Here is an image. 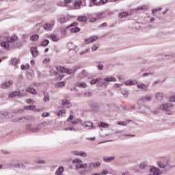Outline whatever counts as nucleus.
<instances>
[{"mask_svg":"<svg viewBox=\"0 0 175 175\" xmlns=\"http://www.w3.org/2000/svg\"><path fill=\"white\" fill-rule=\"evenodd\" d=\"M18 62V59H17L16 58L11 59L12 65H14V66L17 65Z\"/></svg>","mask_w":175,"mask_h":175,"instance_id":"38","label":"nucleus"},{"mask_svg":"<svg viewBox=\"0 0 175 175\" xmlns=\"http://www.w3.org/2000/svg\"><path fill=\"white\" fill-rule=\"evenodd\" d=\"M3 114V117H5V118H9L10 116H9V113L8 112H5Z\"/></svg>","mask_w":175,"mask_h":175,"instance_id":"59","label":"nucleus"},{"mask_svg":"<svg viewBox=\"0 0 175 175\" xmlns=\"http://www.w3.org/2000/svg\"><path fill=\"white\" fill-rule=\"evenodd\" d=\"M26 92H29V94H33V95H36L38 94L36 90L33 89V88H27Z\"/></svg>","mask_w":175,"mask_h":175,"instance_id":"21","label":"nucleus"},{"mask_svg":"<svg viewBox=\"0 0 175 175\" xmlns=\"http://www.w3.org/2000/svg\"><path fill=\"white\" fill-rule=\"evenodd\" d=\"M20 92L19 91H15V92H12L9 94V98H16V96H18L20 95Z\"/></svg>","mask_w":175,"mask_h":175,"instance_id":"23","label":"nucleus"},{"mask_svg":"<svg viewBox=\"0 0 175 175\" xmlns=\"http://www.w3.org/2000/svg\"><path fill=\"white\" fill-rule=\"evenodd\" d=\"M82 3H83V2L75 1L74 3V6H75V8H80V6H81Z\"/></svg>","mask_w":175,"mask_h":175,"instance_id":"43","label":"nucleus"},{"mask_svg":"<svg viewBox=\"0 0 175 175\" xmlns=\"http://www.w3.org/2000/svg\"><path fill=\"white\" fill-rule=\"evenodd\" d=\"M161 174V170L158 167H152L150 169V174L149 175H160Z\"/></svg>","mask_w":175,"mask_h":175,"instance_id":"7","label":"nucleus"},{"mask_svg":"<svg viewBox=\"0 0 175 175\" xmlns=\"http://www.w3.org/2000/svg\"><path fill=\"white\" fill-rule=\"evenodd\" d=\"M87 173H88V171H87V170L79 171V174L81 175H85V174H87Z\"/></svg>","mask_w":175,"mask_h":175,"instance_id":"46","label":"nucleus"},{"mask_svg":"<svg viewBox=\"0 0 175 175\" xmlns=\"http://www.w3.org/2000/svg\"><path fill=\"white\" fill-rule=\"evenodd\" d=\"M148 9V6L147 5H142L137 8V10H147Z\"/></svg>","mask_w":175,"mask_h":175,"instance_id":"40","label":"nucleus"},{"mask_svg":"<svg viewBox=\"0 0 175 175\" xmlns=\"http://www.w3.org/2000/svg\"><path fill=\"white\" fill-rule=\"evenodd\" d=\"M98 126H101V128H107L109 126V124L105 122H100L98 124Z\"/></svg>","mask_w":175,"mask_h":175,"instance_id":"35","label":"nucleus"},{"mask_svg":"<svg viewBox=\"0 0 175 175\" xmlns=\"http://www.w3.org/2000/svg\"><path fill=\"white\" fill-rule=\"evenodd\" d=\"M49 116H50V113L47 112H44L42 114V117H49Z\"/></svg>","mask_w":175,"mask_h":175,"instance_id":"57","label":"nucleus"},{"mask_svg":"<svg viewBox=\"0 0 175 175\" xmlns=\"http://www.w3.org/2000/svg\"><path fill=\"white\" fill-rule=\"evenodd\" d=\"M43 100H44V102H49V100H50V96H49V94L44 95Z\"/></svg>","mask_w":175,"mask_h":175,"instance_id":"45","label":"nucleus"},{"mask_svg":"<svg viewBox=\"0 0 175 175\" xmlns=\"http://www.w3.org/2000/svg\"><path fill=\"white\" fill-rule=\"evenodd\" d=\"M78 21H81V23H87V21H88V18L87 16H79L78 18Z\"/></svg>","mask_w":175,"mask_h":175,"instance_id":"28","label":"nucleus"},{"mask_svg":"<svg viewBox=\"0 0 175 175\" xmlns=\"http://www.w3.org/2000/svg\"><path fill=\"white\" fill-rule=\"evenodd\" d=\"M100 80H102L100 78H97L96 79H92L90 81V84H96V83H98V81H100Z\"/></svg>","mask_w":175,"mask_h":175,"instance_id":"41","label":"nucleus"},{"mask_svg":"<svg viewBox=\"0 0 175 175\" xmlns=\"http://www.w3.org/2000/svg\"><path fill=\"white\" fill-rule=\"evenodd\" d=\"M62 103L63 106H65V107H67V109H69V107L72 106L70 102H69V100H68L67 99L62 100Z\"/></svg>","mask_w":175,"mask_h":175,"instance_id":"16","label":"nucleus"},{"mask_svg":"<svg viewBox=\"0 0 175 175\" xmlns=\"http://www.w3.org/2000/svg\"><path fill=\"white\" fill-rule=\"evenodd\" d=\"M126 16H128L127 12L120 13V17H121V18H124V17H126Z\"/></svg>","mask_w":175,"mask_h":175,"instance_id":"47","label":"nucleus"},{"mask_svg":"<svg viewBox=\"0 0 175 175\" xmlns=\"http://www.w3.org/2000/svg\"><path fill=\"white\" fill-rule=\"evenodd\" d=\"M91 108L93 111H98V110H99V106L98 105V104H92L91 105Z\"/></svg>","mask_w":175,"mask_h":175,"instance_id":"29","label":"nucleus"},{"mask_svg":"<svg viewBox=\"0 0 175 175\" xmlns=\"http://www.w3.org/2000/svg\"><path fill=\"white\" fill-rule=\"evenodd\" d=\"M81 125L84 128H88V129H94L95 128L94 126V123H92L91 122H88V121L81 123Z\"/></svg>","mask_w":175,"mask_h":175,"instance_id":"9","label":"nucleus"},{"mask_svg":"<svg viewBox=\"0 0 175 175\" xmlns=\"http://www.w3.org/2000/svg\"><path fill=\"white\" fill-rule=\"evenodd\" d=\"M72 163L75 165L76 169L85 168L88 173L92 172V170H94V167H95V164L94 163H83V161L79 159L72 160Z\"/></svg>","mask_w":175,"mask_h":175,"instance_id":"1","label":"nucleus"},{"mask_svg":"<svg viewBox=\"0 0 175 175\" xmlns=\"http://www.w3.org/2000/svg\"><path fill=\"white\" fill-rule=\"evenodd\" d=\"M62 173H64V167H59L55 171L56 175H62Z\"/></svg>","mask_w":175,"mask_h":175,"instance_id":"27","label":"nucleus"},{"mask_svg":"<svg viewBox=\"0 0 175 175\" xmlns=\"http://www.w3.org/2000/svg\"><path fill=\"white\" fill-rule=\"evenodd\" d=\"M161 10H162V8L152 10V13H153V14H155V13H157V12H159Z\"/></svg>","mask_w":175,"mask_h":175,"instance_id":"52","label":"nucleus"},{"mask_svg":"<svg viewBox=\"0 0 175 175\" xmlns=\"http://www.w3.org/2000/svg\"><path fill=\"white\" fill-rule=\"evenodd\" d=\"M151 99H152V97L151 96V95H146V96H144L138 102H142V100H143V102H150V100H151Z\"/></svg>","mask_w":175,"mask_h":175,"instance_id":"17","label":"nucleus"},{"mask_svg":"<svg viewBox=\"0 0 175 175\" xmlns=\"http://www.w3.org/2000/svg\"><path fill=\"white\" fill-rule=\"evenodd\" d=\"M30 40L32 42H38L39 40V35L34 34L30 37Z\"/></svg>","mask_w":175,"mask_h":175,"instance_id":"26","label":"nucleus"},{"mask_svg":"<svg viewBox=\"0 0 175 175\" xmlns=\"http://www.w3.org/2000/svg\"><path fill=\"white\" fill-rule=\"evenodd\" d=\"M100 175H106V174H109V171L107 170H104L101 172V173L100 174Z\"/></svg>","mask_w":175,"mask_h":175,"instance_id":"51","label":"nucleus"},{"mask_svg":"<svg viewBox=\"0 0 175 175\" xmlns=\"http://www.w3.org/2000/svg\"><path fill=\"white\" fill-rule=\"evenodd\" d=\"M137 88H139L140 90H144V91H146V90H147V85H145L144 83H137Z\"/></svg>","mask_w":175,"mask_h":175,"instance_id":"20","label":"nucleus"},{"mask_svg":"<svg viewBox=\"0 0 175 175\" xmlns=\"http://www.w3.org/2000/svg\"><path fill=\"white\" fill-rule=\"evenodd\" d=\"M98 45H94V46L92 47V51H96V50H98Z\"/></svg>","mask_w":175,"mask_h":175,"instance_id":"54","label":"nucleus"},{"mask_svg":"<svg viewBox=\"0 0 175 175\" xmlns=\"http://www.w3.org/2000/svg\"><path fill=\"white\" fill-rule=\"evenodd\" d=\"M36 163H40V164H42V163H46V161H43V160H38L36 161Z\"/></svg>","mask_w":175,"mask_h":175,"instance_id":"64","label":"nucleus"},{"mask_svg":"<svg viewBox=\"0 0 175 175\" xmlns=\"http://www.w3.org/2000/svg\"><path fill=\"white\" fill-rule=\"evenodd\" d=\"M70 32L72 33H76L77 32H80V28L79 27H74L70 29Z\"/></svg>","mask_w":175,"mask_h":175,"instance_id":"34","label":"nucleus"},{"mask_svg":"<svg viewBox=\"0 0 175 175\" xmlns=\"http://www.w3.org/2000/svg\"><path fill=\"white\" fill-rule=\"evenodd\" d=\"M115 159H116V157L113 156L103 158V161H104V162H107V163H109V162H111L112 161H114Z\"/></svg>","mask_w":175,"mask_h":175,"instance_id":"22","label":"nucleus"},{"mask_svg":"<svg viewBox=\"0 0 175 175\" xmlns=\"http://www.w3.org/2000/svg\"><path fill=\"white\" fill-rule=\"evenodd\" d=\"M98 40V36H93L89 38H86L85 40V44H90V43H94V42H96Z\"/></svg>","mask_w":175,"mask_h":175,"instance_id":"10","label":"nucleus"},{"mask_svg":"<svg viewBox=\"0 0 175 175\" xmlns=\"http://www.w3.org/2000/svg\"><path fill=\"white\" fill-rule=\"evenodd\" d=\"M97 68H98V70H103V65H102V64H98L97 66Z\"/></svg>","mask_w":175,"mask_h":175,"instance_id":"60","label":"nucleus"},{"mask_svg":"<svg viewBox=\"0 0 175 175\" xmlns=\"http://www.w3.org/2000/svg\"><path fill=\"white\" fill-rule=\"evenodd\" d=\"M31 126H32L31 124L26 125L27 129H28L29 131H31V132H33V133L39 132V129H40V127L39 126V125H38L36 127H33V128Z\"/></svg>","mask_w":175,"mask_h":175,"instance_id":"11","label":"nucleus"},{"mask_svg":"<svg viewBox=\"0 0 175 175\" xmlns=\"http://www.w3.org/2000/svg\"><path fill=\"white\" fill-rule=\"evenodd\" d=\"M75 118V117L72 115H70L69 118L67 120L68 122H70Z\"/></svg>","mask_w":175,"mask_h":175,"instance_id":"63","label":"nucleus"},{"mask_svg":"<svg viewBox=\"0 0 175 175\" xmlns=\"http://www.w3.org/2000/svg\"><path fill=\"white\" fill-rule=\"evenodd\" d=\"M98 0H90L91 3H93L94 6H99L100 2H97Z\"/></svg>","mask_w":175,"mask_h":175,"instance_id":"39","label":"nucleus"},{"mask_svg":"<svg viewBox=\"0 0 175 175\" xmlns=\"http://www.w3.org/2000/svg\"><path fill=\"white\" fill-rule=\"evenodd\" d=\"M168 163H169V159H164L158 162V166H159L161 169H165V167L167 166Z\"/></svg>","mask_w":175,"mask_h":175,"instance_id":"6","label":"nucleus"},{"mask_svg":"<svg viewBox=\"0 0 175 175\" xmlns=\"http://www.w3.org/2000/svg\"><path fill=\"white\" fill-rule=\"evenodd\" d=\"M109 81H117V79L114 77H106L104 79V81H98L97 83V87H103V85L105 87V88L107 87V83H109Z\"/></svg>","mask_w":175,"mask_h":175,"instance_id":"3","label":"nucleus"},{"mask_svg":"<svg viewBox=\"0 0 175 175\" xmlns=\"http://www.w3.org/2000/svg\"><path fill=\"white\" fill-rule=\"evenodd\" d=\"M35 101L32 100V99H27L26 100V103L29 105H31V103H33Z\"/></svg>","mask_w":175,"mask_h":175,"instance_id":"62","label":"nucleus"},{"mask_svg":"<svg viewBox=\"0 0 175 175\" xmlns=\"http://www.w3.org/2000/svg\"><path fill=\"white\" fill-rule=\"evenodd\" d=\"M14 167H25V166L23 163H16L14 164Z\"/></svg>","mask_w":175,"mask_h":175,"instance_id":"49","label":"nucleus"},{"mask_svg":"<svg viewBox=\"0 0 175 175\" xmlns=\"http://www.w3.org/2000/svg\"><path fill=\"white\" fill-rule=\"evenodd\" d=\"M12 84H13V81H5V82L1 83V88H9V87H10V85H12Z\"/></svg>","mask_w":175,"mask_h":175,"instance_id":"14","label":"nucleus"},{"mask_svg":"<svg viewBox=\"0 0 175 175\" xmlns=\"http://www.w3.org/2000/svg\"><path fill=\"white\" fill-rule=\"evenodd\" d=\"M65 110H60L58 113L57 116H62V114H65Z\"/></svg>","mask_w":175,"mask_h":175,"instance_id":"61","label":"nucleus"},{"mask_svg":"<svg viewBox=\"0 0 175 175\" xmlns=\"http://www.w3.org/2000/svg\"><path fill=\"white\" fill-rule=\"evenodd\" d=\"M51 38L53 42H59V37L57 35H51Z\"/></svg>","mask_w":175,"mask_h":175,"instance_id":"30","label":"nucleus"},{"mask_svg":"<svg viewBox=\"0 0 175 175\" xmlns=\"http://www.w3.org/2000/svg\"><path fill=\"white\" fill-rule=\"evenodd\" d=\"M49 43H50V41L49 40H44L41 42V46H43V47H46V46H49Z\"/></svg>","mask_w":175,"mask_h":175,"instance_id":"32","label":"nucleus"},{"mask_svg":"<svg viewBox=\"0 0 175 175\" xmlns=\"http://www.w3.org/2000/svg\"><path fill=\"white\" fill-rule=\"evenodd\" d=\"M84 96H88V97L92 96V93H91L90 92H85Z\"/></svg>","mask_w":175,"mask_h":175,"instance_id":"53","label":"nucleus"},{"mask_svg":"<svg viewBox=\"0 0 175 175\" xmlns=\"http://www.w3.org/2000/svg\"><path fill=\"white\" fill-rule=\"evenodd\" d=\"M147 166H148V164H147V163H146V162H144L139 165V169H146V167H147Z\"/></svg>","mask_w":175,"mask_h":175,"instance_id":"36","label":"nucleus"},{"mask_svg":"<svg viewBox=\"0 0 175 175\" xmlns=\"http://www.w3.org/2000/svg\"><path fill=\"white\" fill-rule=\"evenodd\" d=\"M156 99H157V100H162V99H163V93L157 92L156 94Z\"/></svg>","mask_w":175,"mask_h":175,"instance_id":"25","label":"nucleus"},{"mask_svg":"<svg viewBox=\"0 0 175 175\" xmlns=\"http://www.w3.org/2000/svg\"><path fill=\"white\" fill-rule=\"evenodd\" d=\"M124 83L125 84V85H135L137 84V81L129 80V81H125Z\"/></svg>","mask_w":175,"mask_h":175,"instance_id":"19","label":"nucleus"},{"mask_svg":"<svg viewBox=\"0 0 175 175\" xmlns=\"http://www.w3.org/2000/svg\"><path fill=\"white\" fill-rule=\"evenodd\" d=\"M94 167H100V162H96L94 163Z\"/></svg>","mask_w":175,"mask_h":175,"instance_id":"56","label":"nucleus"},{"mask_svg":"<svg viewBox=\"0 0 175 175\" xmlns=\"http://www.w3.org/2000/svg\"><path fill=\"white\" fill-rule=\"evenodd\" d=\"M57 69L59 72H60V73H68V75H73V73H75L76 70H77L76 68L69 70L61 66L57 67Z\"/></svg>","mask_w":175,"mask_h":175,"instance_id":"5","label":"nucleus"},{"mask_svg":"<svg viewBox=\"0 0 175 175\" xmlns=\"http://www.w3.org/2000/svg\"><path fill=\"white\" fill-rule=\"evenodd\" d=\"M75 87H79V88H87V83H85V82H76Z\"/></svg>","mask_w":175,"mask_h":175,"instance_id":"15","label":"nucleus"},{"mask_svg":"<svg viewBox=\"0 0 175 175\" xmlns=\"http://www.w3.org/2000/svg\"><path fill=\"white\" fill-rule=\"evenodd\" d=\"M49 62H50V58L47 57L44 59L43 64H49Z\"/></svg>","mask_w":175,"mask_h":175,"instance_id":"55","label":"nucleus"},{"mask_svg":"<svg viewBox=\"0 0 175 175\" xmlns=\"http://www.w3.org/2000/svg\"><path fill=\"white\" fill-rule=\"evenodd\" d=\"M47 125H49V123H47V122H42V123H40V124H38V126H39L40 128H42V126H47Z\"/></svg>","mask_w":175,"mask_h":175,"instance_id":"44","label":"nucleus"},{"mask_svg":"<svg viewBox=\"0 0 175 175\" xmlns=\"http://www.w3.org/2000/svg\"><path fill=\"white\" fill-rule=\"evenodd\" d=\"M72 154L73 155L83 157V158H87V153L83 151H73Z\"/></svg>","mask_w":175,"mask_h":175,"instance_id":"13","label":"nucleus"},{"mask_svg":"<svg viewBox=\"0 0 175 175\" xmlns=\"http://www.w3.org/2000/svg\"><path fill=\"white\" fill-rule=\"evenodd\" d=\"M68 47L69 50L73 51L76 49L77 46L75 44H73V43H70L68 44Z\"/></svg>","mask_w":175,"mask_h":175,"instance_id":"37","label":"nucleus"},{"mask_svg":"<svg viewBox=\"0 0 175 175\" xmlns=\"http://www.w3.org/2000/svg\"><path fill=\"white\" fill-rule=\"evenodd\" d=\"M64 85H65V83L64 82H62V81L59 82L57 83V87H64Z\"/></svg>","mask_w":175,"mask_h":175,"instance_id":"58","label":"nucleus"},{"mask_svg":"<svg viewBox=\"0 0 175 175\" xmlns=\"http://www.w3.org/2000/svg\"><path fill=\"white\" fill-rule=\"evenodd\" d=\"M170 107H172V104L167 103L160 105L159 109L160 110H163V111L165 113V114L172 116V114H173V111L169 110Z\"/></svg>","mask_w":175,"mask_h":175,"instance_id":"4","label":"nucleus"},{"mask_svg":"<svg viewBox=\"0 0 175 175\" xmlns=\"http://www.w3.org/2000/svg\"><path fill=\"white\" fill-rule=\"evenodd\" d=\"M97 17H98V18H105V17H106V16H105V12H101V13H98L97 14Z\"/></svg>","mask_w":175,"mask_h":175,"instance_id":"42","label":"nucleus"},{"mask_svg":"<svg viewBox=\"0 0 175 175\" xmlns=\"http://www.w3.org/2000/svg\"><path fill=\"white\" fill-rule=\"evenodd\" d=\"M87 76H88V72L85 70H83L82 72L79 74V77L81 79H83V77H87Z\"/></svg>","mask_w":175,"mask_h":175,"instance_id":"31","label":"nucleus"},{"mask_svg":"<svg viewBox=\"0 0 175 175\" xmlns=\"http://www.w3.org/2000/svg\"><path fill=\"white\" fill-rule=\"evenodd\" d=\"M170 58H175V54L164 55L161 54L159 59H170Z\"/></svg>","mask_w":175,"mask_h":175,"instance_id":"12","label":"nucleus"},{"mask_svg":"<svg viewBox=\"0 0 175 175\" xmlns=\"http://www.w3.org/2000/svg\"><path fill=\"white\" fill-rule=\"evenodd\" d=\"M76 26H77V23L74 22L71 25H70L69 26H67L66 29H68V28H70L72 27H76Z\"/></svg>","mask_w":175,"mask_h":175,"instance_id":"50","label":"nucleus"},{"mask_svg":"<svg viewBox=\"0 0 175 175\" xmlns=\"http://www.w3.org/2000/svg\"><path fill=\"white\" fill-rule=\"evenodd\" d=\"M59 21L62 24H64V23H68V21H69V18L66 16H62L59 18Z\"/></svg>","mask_w":175,"mask_h":175,"instance_id":"24","label":"nucleus"},{"mask_svg":"<svg viewBox=\"0 0 175 175\" xmlns=\"http://www.w3.org/2000/svg\"><path fill=\"white\" fill-rule=\"evenodd\" d=\"M6 40L5 41H1V46L4 49V50H9L10 49V44L13 43L14 42H17V36H7L5 37Z\"/></svg>","mask_w":175,"mask_h":175,"instance_id":"2","label":"nucleus"},{"mask_svg":"<svg viewBox=\"0 0 175 175\" xmlns=\"http://www.w3.org/2000/svg\"><path fill=\"white\" fill-rule=\"evenodd\" d=\"M54 21H51V23H45L43 25V28L45 31H51L53 29V27H54Z\"/></svg>","mask_w":175,"mask_h":175,"instance_id":"8","label":"nucleus"},{"mask_svg":"<svg viewBox=\"0 0 175 175\" xmlns=\"http://www.w3.org/2000/svg\"><path fill=\"white\" fill-rule=\"evenodd\" d=\"M90 49H86L84 51H82L79 53V55H84L85 54H87V53H90Z\"/></svg>","mask_w":175,"mask_h":175,"instance_id":"48","label":"nucleus"},{"mask_svg":"<svg viewBox=\"0 0 175 175\" xmlns=\"http://www.w3.org/2000/svg\"><path fill=\"white\" fill-rule=\"evenodd\" d=\"M30 51H31L33 57H38L39 52L38 51V49L36 47L31 48Z\"/></svg>","mask_w":175,"mask_h":175,"instance_id":"18","label":"nucleus"},{"mask_svg":"<svg viewBox=\"0 0 175 175\" xmlns=\"http://www.w3.org/2000/svg\"><path fill=\"white\" fill-rule=\"evenodd\" d=\"M36 107L35 105H29V106H25L24 109L25 110H35Z\"/></svg>","mask_w":175,"mask_h":175,"instance_id":"33","label":"nucleus"}]
</instances>
